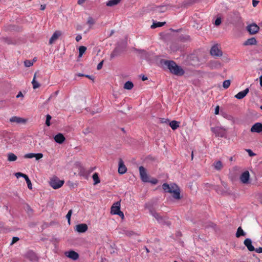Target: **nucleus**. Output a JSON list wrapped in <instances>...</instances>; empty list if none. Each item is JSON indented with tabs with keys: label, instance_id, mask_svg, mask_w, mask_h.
<instances>
[{
	"label": "nucleus",
	"instance_id": "nucleus-1",
	"mask_svg": "<svg viewBox=\"0 0 262 262\" xmlns=\"http://www.w3.org/2000/svg\"><path fill=\"white\" fill-rule=\"evenodd\" d=\"M160 63L164 68L168 69L172 74L175 75L182 76L184 74L185 72L183 69L172 60L162 59Z\"/></svg>",
	"mask_w": 262,
	"mask_h": 262
},
{
	"label": "nucleus",
	"instance_id": "nucleus-2",
	"mask_svg": "<svg viewBox=\"0 0 262 262\" xmlns=\"http://www.w3.org/2000/svg\"><path fill=\"white\" fill-rule=\"evenodd\" d=\"M162 188L165 192H168L172 194V197L176 200H180L181 199L180 194V189L177 185L175 183H171L168 184L167 183H164L162 185Z\"/></svg>",
	"mask_w": 262,
	"mask_h": 262
},
{
	"label": "nucleus",
	"instance_id": "nucleus-3",
	"mask_svg": "<svg viewBox=\"0 0 262 262\" xmlns=\"http://www.w3.org/2000/svg\"><path fill=\"white\" fill-rule=\"evenodd\" d=\"M64 183L63 180H60L57 177H54L51 179L49 184L53 188L56 189L60 188Z\"/></svg>",
	"mask_w": 262,
	"mask_h": 262
},
{
	"label": "nucleus",
	"instance_id": "nucleus-4",
	"mask_svg": "<svg viewBox=\"0 0 262 262\" xmlns=\"http://www.w3.org/2000/svg\"><path fill=\"white\" fill-rule=\"evenodd\" d=\"M149 211L150 214L156 219L159 223L163 224L165 223V217L162 216L160 213L157 212L153 208H149Z\"/></svg>",
	"mask_w": 262,
	"mask_h": 262
},
{
	"label": "nucleus",
	"instance_id": "nucleus-5",
	"mask_svg": "<svg viewBox=\"0 0 262 262\" xmlns=\"http://www.w3.org/2000/svg\"><path fill=\"white\" fill-rule=\"evenodd\" d=\"M210 54L211 56L215 57H221L223 55L221 48L217 44L214 45L211 47Z\"/></svg>",
	"mask_w": 262,
	"mask_h": 262
},
{
	"label": "nucleus",
	"instance_id": "nucleus-6",
	"mask_svg": "<svg viewBox=\"0 0 262 262\" xmlns=\"http://www.w3.org/2000/svg\"><path fill=\"white\" fill-rule=\"evenodd\" d=\"M126 42H124L122 46H118L113 50V51L111 54V59L114 58L115 57H116L119 55L126 48Z\"/></svg>",
	"mask_w": 262,
	"mask_h": 262
},
{
	"label": "nucleus",
	"instance_id": "nucleus-7",
	"mask_svg": "<svg viewBox=\"0 0 262 262\" xmlns=\"http://www.w3.org/2000/svg\"><path fill=\"white\" fill-rule=\"evenodd\" d=\"M207 66L211 70H214L222 68L223 64L219 61L211 60L207 63Z\"/></svg>",
	"mask_w": 262,
	"mask_h": 262
},
{
	"label": "nucleus",
	"instance_id": "nucleus-8",
	"mask_svg": "<svg viewBox=\"0 0 262 262\" xmlns=\"http://www.w3.org/2000/svg\"><path fill=\"white\" fill-rule=\"evenodd\" d=\"M211 131L215 135L216 137H224L226 134L225 129L216 126L215 127H212L211 128Z\"/></svg>",
	"mask_w": 262,
	"mask_h": 262
},
{
	"label": "nucleus",
	"instance_id": "nucleus-9",
	"mask_svg": "<svg viewBox=\"0 0 262 262\" xmlns=\"http://www.w3.org/2000/svg\"><path fill=\"white\" fill-rule=\"evenodd\" d=\"M139 172L141 177V179L144 182H148L149 178L146 172V169L142 166L139 167Z\"/></svg>",
	"mask_w": 262,
	"mask_h": 262
},
{
	"label": "nucleus",
	"instance_id": "nucleus-10",
	"mask_svg": "<svg viewBox=\"0 0 262 262\" xmlns=\"http://www.w3.org/2000/svg\"><path fill=\"white\" fill-rule=\"evenodd\" d=\"M260 27L255 23H252L247 27V31L249 33H258Z\"/></svg>",
	"mask_w": 262,
	"mask_h": 262
},
{
	"label": "nucleus",
	"instance_id": "nucleus-11",
	"mask_svg": "<svg viewBox=\"0 0 262 262\" xmlns=\"http://www.w3.org/2000/svg\"><path fill=\"white\" fill-rule=\"evenodd\" d=\"M250 178L249 172L247 170L244 171L241 175L239 179L243 184H247Z\"/></svg>",
	"mask_w": 262,
	"mask_h": 262
},
{
	"label": "nucleus",
	"instance_id": "nucleus-12",
	"mask_svg": "<svg viewBox=\"0 0 262 262\" xmlns=\"http://www.w3.org/2000/svg\"><path fill=\"white\" fill-rule=\"evenodd\" d=\"M25 257L29 259L30 261L33 262H36L38 260V257L36 254L32 251H28L26 253Z\"/></svg>",
	"mask_w": 262,
	"mask_h": 262
},
{
	"label": "nucleus",
	"instance_id": "nucleus-13",
	"mask_svg": "<svg viewBox=\"0 0 262 262\" xmlns=\"http://www.w3.org/2000/svg\"><path fill=\"white\" fill-rule=\"evenodd\" d=\"M250 131L252 133H259L262 132V123H256L251 128Z\"/></svg>",
	"mask_w": 262,
	"mask_h": 262
},
{
	"label": "nucleus",
	"instance_id": "nucleus-14",
	"mask_svg": "<svg viewBox=\"0 0 262 262\" xmlns=\"http://www.w3.org/2000/svg\"><path fill=\"white\" fill-rule=\"evenodd\" d=\"M120 211V202L117 201L113 204L111 207V213L112 214H116V212Z\"/></svg>",
	"mask_w": 262,
	"mask_h": 262
},
{
	"label": "nucleus",
	"instance_id": "nucleus-15",
	"mask_svg": "<svg viewBox=\"0 0 262 262\" xmlns=\"http://www.w3.org/2000/svg\"><path fill=\"white\" fill-rule=\"evenodd\" d=\"M43 157L42 154L38 153V154H34V153H28L24 155V158L26 159H31L33 158H35L36 160H38Z\"/></svg>",
	"mask_w": 262,
	"mask_h": 262
},
{
	"label": "nucleus",
	"instance_id": "nucleus-16",
	"mask_svg": "<svg viewBox=\"0 0 262 262\" xmlns=\"http://www.w3.org/2000/svg\"><path fill=\"white\" fill-rule=\"evenodd\" d=\"M118 165H119L118 169V172L121 174L125 173L127 171V168H126L125 165L124 164V162L121 159H119Z\"/></svg>",
	"mask_w": 262,
	"mask_h": 262
},
{
	"label": "nucleus",
	"instance_id": "nucleus-17",
	"mask_svg": "<svg viewBox=\"0 0 262 262\" xmlns=\"http://www.w3.org/2000/svg\"><path fill=\"white\" fill-rule=\"evenodd\" d=\"M5 31L8 32H21V28L18 26L9 25L5 27Z\"/></svg>",
	"mask_w": 262,
	"mask_h": 262
},
{
	"label": "nucleus",
	"instance_id": "nucleus-18",
	"mask_svg": "<svg viewBox=\"0 0 262 262\" xmlns=\"http://www.w3.org/2000/svg\"><path fill=\"white\" fill-rule=\"evenodd\" d=\"M88 227L85 224H80L76 226V230L79 233H84L88 230Z\"/></svg>",
	"mask_w": 262,
	"mask_h": 262
},
{
	"label": "nucleus",
	"instance_id": "nucleus-19",
	"mask_svg": "<svg viewBox=\"0 0 262 262\" xmlns=\"http://www.w3.org/2000/svg\"><path fill=\"white\" fill-rule=\"evenodd\" d=\"M244 244L249 251H253L255 250V249L252 244V241L250 238H248L245 239L244 241Z\"/></svg>",
	"mask_w": 262,
	"mask_h": 262
},
{
	"label": "nucleus",
	"instance_id": "nucleus-20",
	"mask_svg": "<svg viewBox=\"0 0 262 262\" xmlns=\"http://www.w3.org/2000/svg\"><path fill=\"white\" fill-rule=\"evenodd\" d=\"M65 255L68 257L69 258L73 259V260H76L79 257L78 254L75 252L74 251L71 250L69 252H66L65 253Z\"/></svg>",
	"mask_w": 262,
	"mask_h": 262
},
{
	"label": "nucleus",
	"instance_id": "nucleus-21",
	"mask_svg": "<svg viewBox=\"0 0 262 262\" xmlns=\"http://www.w3.org/2000/svg\"><path fill=\"white\" fill-rule=\"evenodd\" d=\"M10 121L11 122L16 123L17 124L25 123L26 122V120L20 117L14 116L10 119Z\"/></svg>",
	"mask_w": 262,
	"mask_h": 262
},
{
	"label": "nucleus",
	"instance_id": "nucleus-22",
	"mask_svg": "<svg viewBox=\"0 0 262 262\" xmlns=\"http://www.w3.org/2000/svg\"><path fill=\"white\" fill-rule=\"evenodd\" d=\"M249 92V89L247 88L245 90L238 92L236 95H235V97L237 99H242L246 96Z\"/></svg>",
	"mask_w": 262,
	"mask_h": 262
},
{
	"label": "nucleus",
	"instance_id": "nucleus-23",
	"mask_svg": "<svg viewBox=\"0 0 262 262\" xmlns=\"http://www.w3.org/2000/svg\"><path fill=\"white\" fill-rule=\"evenodd\" d=\"M65 139L64 136L61 133L58 134L54 137L55 141L59 144L62 143Z\"/></svg>",
	"mask_w": 262,
	"mask_h": 262
},
{
	"label": "nucleus",
	"instance_id": "nucleus-24",
	"mask_svg": "<svg viewBox=\"0 0 262 262\" xmlns=\"http://www.w3.org/2000/svg\"><path fill=\"white\" fill-rule=\"evenodd\" d=\"M257 43L255 37H251L246 40L243 43L244 46L254 45Z\"/></svg>",
	"mask_w": 262,
	"mask_h": 262
},
{
	"label": "nucleus",
	"instance_id": "nucleus-25",
	"mask_svg": "<svg viewBox=\"0 0 262 262\" xmlns=\"http://www.w3.org/2000/svg\"><path fill=\"white\" fill-rule=\"evenodd\" d=\"M61 34H53L49 40V44L54 43L60 37Z\"/></svg>",
	"mask_w": 262,
	"mask_h": 262
},
{
	"label": "nucleus",
	"instance_id": "nucleus-26",
	"mask_svg": "<svg viewBox=\"0 0 262 262\" xmlns=\"http://www.w3.org/2000/svg\"><path fill=\"white\" fill-rule=\"evenodd\" d=\"M180 122L173 120L169 123V125L173 130L177 129L179 127Z\"/></svg>",
	"mask_w": 262,
	"mask_h": 262
},
{
	"label": "nucleus",
	"instance_id": "nucleus-27",
	"mask_svg": "<svg viewBox=\"0 0 262 262\" xmlns=\"http://www.w3.org/2000/svg\"><path fill=\"white\" fill-rule=\"evenodd\" d=\"M169 6V5L160 6L157 8L156 11L159 13H163L166 11Z\"/></svg>",
	"mask_w": 262,
	"mask_h": 262
},
{
	"label": "nucleus",
	"instance_id": "nucleus-28",
	"mask_svg": "<svg viewBox=\"0 0 262 262\" xmlns=\"http://www.w3.org/2000/svg\"><path fill=\"white\" fill-rule=\"evenodd\" d=\"M134 87L133 83L130 81H128L126 82L123 86V88L126 90H130L132 89Z\"/></svg>",
	"mask_w": 262,
	"mask_h": 262
},
{
	"label": "nucleus",
	"instance_id": "nucleus-29",
	"mask_svg": "<svg viewBox=\"0 0 262 262\" xmlns=\"http://www.w3.org/2000/svg\"><path fill=\"white\" fill-rule=\"evenodd\" d=\"M213 166L214 168L217 170H220L222 169L223 166L221 161H217L214 163Z\"/></svg>",
	"mask_w": 262,
	"mask_h": 262
},
{
	"label": "nucleus",
	"instance_id": "nucleus-30",
	"mask_svg": "<svg viewBox=\"0 0 262 262\" xmlns=\"http://www.w3.org/2000/svg\"><path fill=\"white\" fill-rule=\"evenodd\" d=\"M246 233L243 231L241 227H239L237 228L236 233V237H239L241 236H245Z\"/></svg>",
	"mask_w": 262,
	"mask_h": 262
},
{
	"label": "nucleus",
	"instance_id": "nucleus-31",
	"mask_svg": "<svg viewBox=\"0 0 262 262\" xmlns=\"http://www.w3.org/2000/svg\"><path fill=\"white\" fill-rule=\"evenodd\" d=\"M120 2V0H110L106 3V6L112 7L117 5Z\"/></svg>",
	"mask_w": 262,
	"mask_h": 262
},
{
	"label": "nucleus",
	"instance_id": "nucleus-32",
	"mask_svg": "<svg viewBox=\"0 0 262 262\" xmlns=\"http://www.w3.org/2000/svg\"><path fill=\"white\" fill-rule=\"evenodd\" d=\"M17 159V156L13 153H10L8 155V160L10 162L15 161Z\"/></svg>",
	"mask_w": 262,
	"mask_h": 262
},
{
	"label": "nucleus",
	"instance_id": "nucleus-33",
	"mask_svg": "<svg viewBox=\"0 0 262 262\" xmlns=\"http://www.w3.org/2000/svg\"><path fill=\"white\" fill-rule=\"evenodd\" d=\"M92 178L93 180L94 181V185H96L100 182V180L99 179L98 174L96 172L93 174Z\"/></svg>",
	"mask_w": 262,
	"mask_h": 262
},
{
	"label": "nucleus",
	"instance_id": "nucleus-34",
	"mask_svg": "<svg viewBox=\"0 0 262 262\" xmlns=\"http://www.w3.org/2000/svg\"><path fill=\"white\" fill-rule=\"evenodd\" d=\"M165 23V22H154L152 25L151 26V28H156L157 27H160L164 26Z\"/></svg>",
	"mask_w": 262,
	"mask_h": 262
},
{
	"label": "nucleus",
	"instance_id": "nucleus-35",
	"mask_svg": "<svg viewBox=\"0 0 262 262\" xmlns=\"http://www.w3.org/2000/svg\"><path fill=\"white\" fill-rule=\"evenodd\" d=\"M180 38L183 42H186L190 40V36L187 34H183L180 37Z\"/></svg>",
	"mask_w": 262,
	"mask_h": 262
},
{
	"label": "nucleus",
	"instance_id": "nucleus-36",
	"mask_svg": "<svg viewBox=\"0 0 262 262\" xmlns=\"http://www.w3.org/2000/svg\"><path fill=\"white\" fill-rule=\"evenodd\" d=\"M86 48L84 46H80L79 48V55L78 57H81L83 54L85 52Z\"/></svg>",
	"mask_w": 262,
	"mask_h": 262
},
{
	"label": "nucleus",
	"instance_id": "nucleus-37",
	"mask_svg": "<svg viewBox=\"0 0 262 262\" xmlns=\"http://www.w3.org/2000/svg\"><path fill=\"white\" fill-rule=\"evenodd\" d=\"M230 84H231L230 80H226L223 83V87L224 89H227L230 86Z\"/></svg>",
	"mask_w": 262,
	"mask_h": 262
},
{
	"label": "nucleus",
	"instance_id": "nucleus-38",
	"mask_svg": "<svg viewBox=\"0 0 262 262\" xmlns=\"http://www.w3.org/2000/svg\"><path fill=\"white\" fill-rule=\"evenodd\" d=\"M32 84L34 89L38 88L40 86V84L36 80L34 79L32 80Z\"/></svg>",
	"mask_w": 262,
	"mask_h": 262
},
{
	"label": "nucleus",
	"instance_id": "nucleus-39",
	"mask_svg": "<svg viewBox=\"0 0 262 262\" xmlns=\"http://www.w3.org/2000/svg\"><path fill=\"white\" fill-rule=\"evenodd\" d=\"M93 132V128L91 127H87L83 130V133L84 135H88L89 133H92Z\"/></svg>",
	"mask_w": 262,
	"mask_h": 262
},
{
	"label": "nucleus",
	"instance_id": "nucleus-40",
	"mask_svg": "<svg viewBox=\"0 0 262 262\" xmlns=\"http://www.w3.org/2000/svg\"><path fill=\"white\" fill-rule=\"evenodd\" d=\"M26 181V183L27 184V185H28V187L29 189H32V184H31V181L30 180V179H29L28 177L27 176L25 178Z\"/></svg>",
	"mask_w": 262,
	"mask_h": 262
},
{
	"label": "nucleus",
	"instance_id": "nucleus-41",
	"mask_svg": "<svg viewBox=\"0 0 262 262\" xmlns=\"http://www.w3.org/2000/svg\"><path fill=\"white\" fill-rule=\"evenodd\" d=\"M33 61H32L31 60H26L24 61L25 66L26 67H30L32 66L33 65Z\"/></svg>",
	"mask_w": 262,
	"mask_h": 262
},
{
	"label": "nucleus",
	"instance_id": "nucleus-42",
	"mask_svg": "<svg viewBox=\"0 0 262 262\" xmlns=\"http://www.w3.org/2000/svg\"><path fill=\"white\" fill-rule=\"evenodd\" d=\"M72 214V210L70 209L68 211L67 214L66 215V218L68 220L69 224H70V219H71V216Z\"/></svg>",
	"mask_w": 262,
	"mask_h": 262
},
{
	"label": "nucleus",
	"instance_id": "nucleus-43",
	"mask_svg": "<svg viewBox=\"0 0 262 262\" xmlns=\"http://www.w3.org/2000/svg\"><path fill=\"white\" fill-rule=\"evenodd\" d=\"M95 23V19L92 17H89L88 20H87V24L89 25H94Z\"/></svg>",
	"mask_w": 262,
	"mask_h": 262
},
{
	"label": "nucleus",
	"instance_id": "nucleus-44",
	"mask_svg": "<svg viewBox=\"0 0 262 262\" xmlns=\"http://www.w3.org/2000/svg\"><path fill=\"white\" fill-rule=\"evenodd\" d=\"M52 118V117L51 115H47L46 116V124L47 125V126H50L51 125V123H50V120Z\"/></svg>",
	"mask_w": 262,
	"mask_h": 262
},
{
	"label": "nucleus",
	"instance_id": "nucleus-45",
	"mask_svg": "<svg viewBox=\"0 0 262 262\" xmlns=\"http://www.w3.org/2000/svg\"><path fill=\"white\" fill-rule=\"evenodd\" d=\"M4 40L5 42H6L7 43H8L9 45L15 43V41L14 40H12L9 38H5L4 39Z\"/></svg>",
	"mask_w": 262,
	"mask_h": 262
},
{
	"label": "nucleus",
	"instance_id": "nucleus-46",
	"mask_svg": "<svg viewBox=\"0 0 262 262\" xmlns=\"http://www.w3.org/2000/svg\"><path fill=\"white\" fill-rule=\"evenodd\" d=\"M15 176H16V177L17 178H19L20 177H23L24 178H25L27 176L26 174H24L21 172H19L15 173Z\"/></svg>",
	"mask_w": 262,
	"mask_h": 262
},
{
	"label": "nucleus",
	"instance_id": "nucleus-47",
	"mask_svg": "<svg viewBox=\"0 0 262 262\" xmlns=\"http://www.w3.org/2000/svg\"><path fill=\"white\" fill-rule=\"evenodd\" d=\"M245 150L248 153V155L250 157H253L256 155L255 153H254L251 149H246Z\"/></svg>",
	"mask_w": 262,
	"mask_h": 262
},
{
	"label": "nucleus",
	"instance_id": "nucleus-48",
	"mask_svg": "<svg viewBox=\"0 0 262 262\" xmlns=\"http://www.w3.org/2000/svg\"><path fill=\"white\" fill-rule=\"evenodd\" d=\"M222 20L221 17H217L214 22V24L216 26H219L221 24Z\"/></svg>",
	"mask_w": 262,
	"mask_h": 262
},
{
	"label": "nucleus",
	"instance_id": "nucleus-49",
	"mask_svg": "<svg viewBox=\"0 0 262 262\" xmlns=\"http://www.w3.org/2000/svg\"><path fill=\"white\" fill-rule=\"evenodd\" d=\"M19 238L18 237H13V238H12V242L10 244V245H13L14 243H15L16 242H17V241H19Z\"/></svg>",
	"mask_w": 262,
	"mask_h": 262
},
{
	"label": "nucleus",
	"instance_id": "nucleus-50",
	"mask_svg": "<svg viewBox=\"0 0 262 262\" xmlns=\"http://www.w3.org/2000/svg\"><path fill=\"white\" fill-rule=\"evenodd\" d=\"M135 234V232H133V231H126L125 232V234L128 236H131L134 235Z\"/></svg>",
	"mask_w": 262,
	"mask_h": 262
},
{
	"label": "nucleus",
	"instance_id": "nucleus-51",
	"mask_svg": "<svg viewBox=\"0 0 262 262\" xmlns=\"http://www.w3.org/2000/svg\"><path fill=\"white\" fill-rule=\"evenodd\" d=\"M116 215H118L119 216H120L121 217L122 219H124V214L123 213V212H122L121 211H118V212H116Z\"/></svg>",
	"mask_w": 262,
	"mask_h": 262
},
{
	"label": "nucleus",
	"instance_id": "nucleus-52",
	"mask_svg": "<svg viewBox=\"0 0 262 262\" xmlns=\"http://www.w3.org/2000/svg\"><path fill=\"white\" fill-rule=\"evenodd\" d=\"M169 30L172 31V32H173L178 33V32L182 31H183V29L181 28L180 29H177V30H174V29H173L172 28H170L169 29Z\"/></svg>",
	"mask_w": 262,
	"mask_h": 262
},
{
	"label": "nucleus",
	"instance_id": "nucleus-53",
	"mask_svg": "<svg viewBox=\"0 0 262 262\" xmlns=\"http://www.w3.org/2000/svg\"><path fill=\"white\" fill-rule=\"evenodd\" d=\"M234 14L236 16L237 20L239 21L241 19V18L239 13L237 12H235L234 13Z\"/></svg>",
	"mask_w": 262,
	"mask_h": 262
},
{
	"label": "nucleus",
	"instance_id": "nucleus-54",
	"mask_svg": "<svg viewBox=\"0 0 262 262\" xmlns=\"http://www.w3.org/2000/svg\"><path fill=\"white\" fill-rule=\"evenodd\" d=\"M103 63V61H102L97 65V69L98 70H100V69H102Z\"/></svg>",
	"mask_w": 262,
	"mask_h": 262
},
{
	"label": "nucleus",
	"instance_id": "nucleus-55",
	"mask_svg": "<svg viewBox=\"0 0 262 262\" xmlns=\"http://www.w3.org/2000/svg\"><path fill=\"white\" fill-rule=\"evenodd\" d=\"M257 199H258V201L262 204V193L259 194L257 195Z\"/></svg>",
	"mask_w": 262,
	"mask_h": 262
},
{
	"label": "nucleus",
	"instance_id": "nucleus-56",
	"mask_svg": "<svg viewBox=\"0 0 262 262\" xmlns=\"http://www.w3.org/2000/svg\"><path fill=\"white\" fill-rule=\"evenodd\" d=\"M259 3V1H256V0H253L252 1V5L253 7H255L257 4Z\"/></svg>",
	"mask_w": 262,
	"mask_h": 262
},
{
	"label": "nucleus",
	"instance_id": "nucleus-57",
	"mask_svg": "<svg viewBox=\"0 0 262 262\" xmlns=\"http://www.w3.org/2000/svg\"><path fill=\"white\" fill-rule=\"evenodd\" d=\"M219 110H220V107H219V106H218V105H217V106H216L215 107V112H214V114H215V115H217V114H219Z\"/></svg>",
	"mask_w": 262,
	"mask_h": 262
},
{
	"label": "nucleus",
	"instance_id": "nucleus-58",
	"mask_svg": "<svg viewBox=\"0 0 262 262\" xmlns=\"http://www.w3.org/2000/svg\"><path fill=\"white\" fill-rule=\"evenodd\" d=\"M255 251L258 253H262V247L255 249Z\"/></svg>",
	"mask_w": 262,
	"mask_h": 262
},
{
	"label": "nucleus",
	"instance_id": "nucleus-59",
	"mask_svg": "<svg viewBox=\"0 0 262 262\" xmlns=\"http://www.w3.org/2000/svg\"><path fill=\"white\" fill-rule=\"evenodd\" d=\"M84 76L88 78L89 79L93 80V81L94 80V78L92 76L89 75H85Z\"/></svg>",
	"mask_w": 262,
	"mask_h": 262
},
{
	"label": "nucleus",
	"instance_id": "nucleus-60",
	"mask_svg": "<svg viewBox=\"0 0 262 262\" xmlns=\"http://www.w3.org/2000/svg\"><path fill=\"white\" fill-rule=\"evenodd\" d=\"M222 184L223 186L225 187V188L227 189V184L226 182L222 181Z\"/></svg>",
	"mask_w": 262,
	"mask_h": 262
},
{
	"label": "nucleus",
	"instance_id": "nucleus-61",
	"mask_svg": "<svg viewBox=\"0 0 262 262\" xmlns=\"http://www.w3.org/2000/svg\"><path fill=\"white\" fill-rule=\"evenodd\" d=\"M82 38L81 37V35H77L76 37V40L77 41H79Z\"/></svg>",
	"mask_w": 262,
	"mask_h": 262
},
{
	"label": "nucleus",
	"instance_id": "nucleus-62",
	"mask_svg": "<svg viewBox=\"0 0 262 262\" xmlns=\"http://www.w3.org/2000/svg\"><path fill=\"white\" fill-rule=\"evenodd\" d=\"M46 5H41L40 6V10H44L46 9Z\"/></svg>",
	"mask_w": 262,
	"mask_h": 262
},
{
	"label": "nucleus",
	"instance_id": "nucleus-63",
	"mask_svg": "<svg viewBox=\"0 0 262 262\" xmlns=\"http://www.w3.org/2000/svg\"><path fill=\"white\" fill-rule=\"evenodd\" d=\"M20 97H23V94L21 92H19L17 95L16 96V98H19Z\"/></svg>",
	"mask_w": 262,
	"mask_h": 262
},
{
	"label": "nucleus",
	"instance_id": "nucleus-64",
	"mask_svg": "<svg viewBox=\"0 0 262 262\" xmlns=\"http://www.w3.org/2000/svg\"><path fill=\"white\" fill-rule=\"evenodd\" d=\"M85 1V0H78L77 3L79 5H81V4H83Z\"/></svg>",
	"mask_w": 262,
	"mask_h": 262
}]
</instances>
